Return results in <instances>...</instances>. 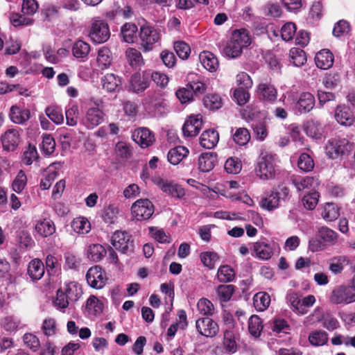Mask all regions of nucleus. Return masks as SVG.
<instances>
[{
	"label": "nucleus",
	"instance_id": "obj_1",
	"mask_svg": "<svg viewBox=\"0 0 355 355\" xmlns=\"http://www.w3.org/2000/svg\"><path fill=\"white\" fill-rule=\"evenodd\" d=\"M251 43L249 33L246 29L235 30L233 31L231 40L223 48V54L230 58H235L241 55L243 49Z\"/></svg>",
	"mask_w": 355,
	"mask_h": 355
},
{
	"label": "nucleus",
	"instance_id": "obj_2",
	"mask_svg": "<svg viewBox=\"0 0 355 355\" xmlns=\"http://www.w3.org/2000/svg\"><path fill=\"white\" fill-rule=\"evenodd\" d=\"M139 36L140 45L144 52L153 49L155 44L161 40L160 31L154 26L145 24L140 26Z\"/></svg>",
	"mask_w": 355,
	"mask_h": 355
},
{
	"label": "nucleus",
	"instance_id": "obj_3",
	"mask_svg": "<svg viewBox=\"0 0 355 355\" xmlns=\"http://www.w3.org/2000/svg\"><path fill=\"white\" fill-rule=\"evenodd\" d=\"M290 190L284 185H279L273 189L270 195L263 198L261 200V207L268 211L277 209L282 201L286 202L290 199Z\"/></svg>",
	"mask_w": 355,
	"mask_h": 355
},
{
	"label": "nucleus",
	"instance_id": "obj_4",
	"mask_svg": "<svg viewBox=\"0 0 355 355\" xmlns=\"http://www.w3.org/2000/svg\"><path fill=\"white\" fill-rule=\"evenodd\" d=\"M111 243L116 250L123 254L129 255L134 252V240L126 231H116L111 238Z\"/></svg>",
	"mask_w": 355,
	"mask_h": 355
},
{
	"label": "nucleus",
	"instance_id": "obj_5",
	"mask_svg": "<svg viewBox=\"0 0 355 355\" xmlns=\"http://www.w3.org/2000/svg\"><path fill=\"white\" fill-rule=\"evenodd\" d=\"M257 175L261 180H272L276 174L275 157L269 154L260 158L255 168Z\"/></svg>",
	"mask_w": 355,
	"mask_h": 355
},
{
	"label": "nucleus",
	"instance_id": "obj_6",
	"mask_svg": "<svg viewBox=\"0 0 355 355\" xmlns=\"http://www.w3.org/2000/svg\"><path fill=\"white\" fill-rule=\"evenodd\" d=\"M352 148V144L345 139H331L326 146L327 154L331 159L347 155Z\"/></svg>",
	"mask_w": 355,
	"mask_h": 355
},
{
	"label": "nucleus",
	"instance_id": "obj_7",
	"mask_svg": "<svg viewBox=\"0 0 355 355\" xmlns=\"http://www.w3.org/2000/svg\"><path fill=\"white\" fill-rule=\"evenodd\" d=\"M92 41L96 44L107 42L110 37V28L104 20H94L92 21L89 33Z\"/></svg>",
	"mask_w": 355,
	"mask_h": 355
},
{
	"label": "nucleus",
	"instance_id": "obj_8",
	"mask_svg": "<svg viewBox=\"0 0 355 355\" xmlns=\"http://www.w3.org/2000/svg\"><path fill=\"white\" fill-rule=\"evenodd\" d=\"M154 211L153 204L147 198L137 200L131 207L132 215L137 220L149 219L153 214Z\"/></svg>",
	"mask_w": 355,
	"mask_h": 355
},
{
	"label": "nucleus",
	"instance_id": "obj_9",
	"mask_svg": "<svg viewBox=\"0 0 355 355\" xmlns=\"http://www.w3.org/2000/svg\"><path fill=\"white\" fill-rule=\"evenodd\" d=\"M153 181L163 192L173 198H181L185 195L184 188L174 181L159 176L155 177Z\"/></svg>",
	"mask_w": 355,
	"mask_h": 355
},
{
	"label": "nucleus",
	"instance_id": "obj_10",
	"mask_svg": "<svg viewBox=\"0 0 355 355\" xmlns=\"http://www.w3.org/2000/svg\"><path fill=\"white\" fill-rule=\"evenodd\" d=\"M330 301L335 304L354 302H355L354 289L350 286H338L333 290L330 297Z\"/></svg>",
	"mask_w": 355,
	"mask_h": 355
},
{
	"label": "nucleus",
	"instance_id": "obj_11",
	"mask_svg": "<svg viewBox=\"0 0 355 355\" xmlns=\"http://www.w3.org/2000/svg\"><path fill=\"white\" fill-rule=\"evenodd\" d=\"M196 327L200 334L207 338L215 337L219 331L217 322L209 317L198 318L196 322Z\"/></svg>",
	"mask_w": 355,
	"mask_h": 355
},
{
	"label": "nucleus",
	"instance_id": "obj_12",
	"mask_svg": "<svg viewBox=\"0 0 355 355\" xmlns=\"http://www.w3.org/2000/svg\"><path fill=\"white\" fill-rule=\"evenodd\" d=\"M86 279L88 284L96 289L102 288L107 280L105 272L102 270L99 266L91 267L87 270Z\"/></svg>",
	"mask_w": 355,
	"mask_h": 355
},
{
	"label": "nucleus",
	"instance_id": "obj_13",
	"mask_svg": "<svg viewBox=\"0 0 355 355\" xmlns=\"http://www.w3.org/2000/svg\"><path fill=\"white\" fill-rule=\"evenodd\" d=\"M132 138L142 148L152 146L155 141L154 133L145 127L135 129L132 133Z\"/></svg>",
	"mask_w": 355,
	"mask_h": 355
},
{
	"label": "nucleus",
	"instance_id": "obj_14",
	"mask_svg": "<svg viewBox=\"0 0 355 355\" xmlns=\"http://www.w3.org/2000/svg\"><path fill=\"white\" fill-rule=\"evenodd\" d=\"M19 128L8 129L1 135V145L3 150L12 152L16 150L20 142Z\"/></svg>",
	"mask_w": 355,
	"mask_h": 355
},
{
	"label": "nucleus",
	"instance_id": "obj_15",
	"mask_svg": "<svg viewBox=\"0 0 355 355\" xmlns=\"http://www.w3.org/2000/svg\"><path fill=\"white\" fill-rule=\"evenodd\" d=\"M202 119L200 114L191 115L182 126L183 135L187 137H196L202 128Z\"/></svg>",
	"mask_w": 355,
	"mask_h": 355
},
{
	"label": "nucleus",
	"instance_id": "obj_16",
	"mask_svg": "<svg viewBox=\"0 0 355 355\" xmlns=\"http://www.w3.org/2000/svg\"><path fill=\"white\" fill-rule=\"evenodd\" d=\"M149 86V71L147 70L135 73L130 78V88L137 94L144 92Z\"/></svg>",
	"mask_w": 355,
	"mask_h": 355
},
{
	"label": "nucleus",
	"instance_id": "obj_17",
	"mask_svg": "<svg viewBox=\"0 0 355 355\" xmlns=\"http://www.w3.org/2000/svg\"><path fill=\"white\" fill-rule=\"evenodd\" d=\"M315 105L314 96L310 92H302L295 104V109L300 114H306L314 108Z\"/></svg>",
	"mask_w": 355,
	"mask_h": 355
},
{
	"label": "nucleus",
	"instance_id": "obj_18",
	"mask_svg": "<svg viewBox=\"0 0 355 355\" xmlns=\"http://www.w3.org/2000/svg\"><path fill=\"white\" fill-rule=\"evenodd\" d=\"M104 114L98 107L88 109L85 117L83 119V124L88 129H92L103 121Z\"/></svg>",
	"mask_w": 355,
	"mask_h": 355
},
{
	"label": "nucleus",
	"instance_id": "obj_19",
	"mask_svg": "<svg viewBox=\"0 0 355 355\" xmlns=\"http://www.w3.org/2000/svg\"><path fill=\"white\" fill-rule=\"evenodd\" d=\"M336 121L342 125L350 126L354 121V114L348 106L338 105L335 112Z\"/></svg>",
	"mask_w": 355,
	"mask_h": 355
},
{
	"label": "nucleus",
	"instance_id": "obj_20",
	"mask_svg": "<svg viewBox=\"0 0 355 355\" xmlns=\"http://www.w3.org/2000/svg\"><path fill=\"white\" fill-rule=\"evenodd\" d=\"M257 96L259 100L273 103L277 97L276 88L269 83H260L257 87Z\"/></svg>",
	"mask_w": 355,
	"mask_h": 355
},
{
	"label": "nucleus",
	"instance_id": "obj_21",
	"mask_svg": "<svg viewBox=\"0 0 355 355\" xmlns=\"http://www.w3.org/2000/svg\"><path fill=\"white\" fill-rule=\"evenodd\" d=\"M334 62V56L329 49H324L318 52L315 56L317 67L321 69H329Z\"/></svg>",
	"mask_w": 355,
	"mask_h": 355
},
{
	"label": "nucleus",
	"instance_id": "obj_22",
	"mask_svg": "<svg viewBox=\"0 0 355 355\" xmlns=\"http://www.w3.org/2000/svg\"><path fill=\"white\" fill-rule=\"evenodd\" d=\"M9 116L10 120L16 124H24L31 118L30 110L21 108L18 105L10 107Z\"/></svg>",
	"mask_w": 355,
	"mask_h": 355
},
{
	"label": "nucleus",
	"instance_id": "obj_23",
	"mask_svg": "<svg viewBox=\"0 0 355 355\" xmlns=\"http://www.w3.org/2000/svg\"><path fill=\"white\" fill-rule=\"evenodd\" d=\"M216 162V153H202L198 158V168L202 172H209L214 168Z\"/></svg>",
	"mask_w": 355,
	"mask_h": 355
},
{
	"label": "nucleus",
	"instance_id": "obj_24",
	"mask_svg": "<svg viewBox=\"0 0 355 355\" xmlns=\"http://www.w3.org/2000/svg\"><path fill=\"white\" fill-rule=\"evenodd\" d=\"M218 141L219 134L214 129L205 130L200 137L201 146L207 149H211L215 147Z\"/></svg>",
	"mask_w": 355,
	"mask_h": 355
},
{
	"label": "nucleus",
	"instance_id": "obj_25",
	"mask_svg": "<svg viewBox=\"0 0 355 355\" xmlns=\"http://www.w3.org/2000/svg\"><path fill=\"white\" fill-rule=\"evenodd\" d=\"M252 251L254 252L257 258L262 260H268L273 254L272 247L263 241H258L254 243Z\"/></svg>",
	"mask_w": 355,
	"mask_h": 355
},
{
	"label": "nucleus",
	"instance_id": "obj_26",
	"mask_svg": "<svg viewBox=\"0 0 355 355\" xmlns=\"http://www.w3.org/2000/svg\"><path fill=\"white\" fill-rule=\"evenodd\" d=\"M27 273L33 281L40 279L44 275V266L39 259H35L28 265Z\"/></svg>",
	"mask_w": 355,
	"mask_h": 355
},
{
	"label": "nucleus",
	"instance_id": "obj_27",
	"mask_svg": "<svg viewBox=\"0 0 355 355\" xmlns=\"http://www.w3.org/2000/svg\"><path fill=\"white\" fill-rule=\"evenodd\" d=\"M35 231L42 237H48L55 232V225L54 223L49 219L44 218L37 220L35 227Z\"/></svg>",
	"mask_w": 355,
	"mask_h": 355
},
{
	"label": "nucleus",
	"instance_id": "obj_28",
	"mask_svg": "<svg viewBox=\"0 0 355 355\" xmlns=\"http://www.w3.org/2000/svg\"><path fill=\"white\" fill-rule=\"evenodd\" d=\"M113 58L110 49L106 46L100 48L98 51L97 64L101 70L108 69L112 63Z\"/></svg>",
	"mask_w": 355,
	"mask_h": 355
},
{
	"label": "nucleus",
	"instance_id": "obj_29",
	"mask_svg": "<svg viewBox=\"0 0 355 355\" xmlns=\"http://www.w3.org/2000/svg\"><path fill=\"white\" fill-rule=\"evenodd\" d=\"M199 60L202 65L209 71H216L218 68L217 58L210 51H203L199 55Z\"/></svg>",
	"mask_w": 355,
	"mask_h": 355
},
{
	"label": "nucleus",
	"instance_id": "obj_30",
	"mask_svg": "<svg viewBox=\"0 0 355 355\" xmlns=\"http://www.w3.org/2000/svg\"><path fill=\"white\" fill-rule=\"evenodd\" d=\"M137 31L138 28L135 24L126 22L121 27L120 35L123 42L131 44L137 40Z\"/></svg>",
	"mask_w": 355,
	"mask_h": 355
},
{
	"label": "nucleus",
	"instance_id": "obj_31",
	"mask_svg": "<svg viewBox=\"0 0 355 355\" xmlns=\"http://www.w3.org/2000/svg\"><path fill=\"white\" fill-rule=\"evenodd\" d=\"M101 83L104 89L109 92H114L119 90L121 81L118 76L110 73L102 78Z\"/></svg>",
	"mask_w": 355,
	"mask_h": 355
},
{
	"label": "nucleus",
	"instance_id": "obj_32",
	"mask_svg": "<svg viewBox=\"0 0 355 355\" xmlns=\"http://www.w3.org/2000/svg\"><path fill=\"white\" fill-rule=\"evenodd\" d=\"M189 150L182 146H178L171 148L167 155L168 161L173 165L178 164L185 157L189 155Z\"/></svg>",
	"mask_w": 355,
	"mask_h": 355
},
{
	"label": "nucleus",
	"instance_id": "obj_33",
	"mask_svg": "<svg viewBox=\"0 0 355 355\" xmlns=\"http://www.w3.org/2000/svg\"><path fill=\"white\" fill-rule=\"evenodd\" d=\"M62 288L71 302L78 301L83 293L81 285L76 282H70L64 284V286Z\"/></svg>",
	"mask_w": 355,
	"mask_h": 355
},
{
	"label": "nucleus",
	"instance_id": "obj_34",
	"mask_svg": "<svg viewBox=\"0 0 355 355\" xmlns=\"http://www.w3.org/2000/svg\"><path fill=\"white\" fill-rule=\"evenodd\" d=\"M291 180L297 191H303L313 187L315 179L311 176L292 175Z\"/></svg>",
	"mask_w": 355,
	"mask_h": 355
},
{
	"label": "nucleus",
	"instance_id": "obj_35",
	"mask_svg": "<svg viewBox=\"0 0 355 355\" xmlns=\"http://www.w3.org/2000/svg\"><path fill=\"white\" fill-rule=\"evenodd\" d=\"M106 252L104 246L98 243L89 245L87 250L88 259L94 262L101 261L105 256Z\"/></svg>",
	"mask_w": 355,
	"mask_h": 355
},
{
	"label": "nucleus",
	"instance_id": "obj_36",
	"mask_svg": "<svg viewBox=\"0 0 355 355\" xmlns=\"http://www.w3.org/2000/svg\"><path fill=\"white\" fill-rule=\"evenodd\" d=\"M290 62L295 67H302L306 60V55L304 50L300 48L293 47L289 51Z\"/></svg>",
	"mask_w": 355,
	"mask_h": 355
},
{
	"label": "nucleus",
	"instance_id": "obj_37",
	"mask_svg": "<svg viewBox=\"0 0 355 355\" xmlns=\"http://www.w3.org/2000/svg\"><path fill=\"white\" fill-rule=\"evenodd\" d=\"M90 51V45L83 41H76L72 46V54L76 58H86Z\"/></svg>",
	"mask_w": 355,
	"mask_h": 355
},
{
	"label": "nucleus",
	"instance_id": "obj_38",
	"mask_svg": "<svg viewBox=\"0 0 355 355\" xmlns=\"http://www.w3.org/2000/svg\"><path fill=\"white\" fill-rule=\"evenodd\" d=\"M263 321L257 315H252L248 320V330L253 337L259 338L263 330Z\"/></svg>",
	"mask_w": 355,
	"mask_h": 355
},
{
	"label": "nucleus",
	"instance_id": "obj_39",
	"mask_svg": "<svg viewBox=\"0 0 355 355\" xmlns=\"http://www.w3.org/2000/svg\"><path fill=\"white\" fill-rule=\"evenodd\" d=\"M317 236L324 242L334 245L338 239V234L331 229L322 226L318 228Z\"/></svg>",
	"mask_w": 355,
	"mask_h": 355
},
{
	"label": "nucleus",
	"instance_id": "obj_40",
	"mask_svg": "<svg viewBox=\"0 0 355 355\" xmlns=\"http://www.w3.org/2000/svg\"><path fill=\"white\" fill-rule=\"evenodd\" d=\"M253 304L255 309L259 311L266 310L270 304V297L266 292H259L254 295Z\"/></svg>",
	"mask_w": 355,
	"mask_h": 355
},
{
	"label": "nucleus",
	"instance_id": "obj_41",
	"mask_svg": "<svg viewBox=\"0 0 355 355\" xmlns=\"http://www.w3.org/2000/svg\"><path fill=\"white\" fill-rule=\"evenodd\" d=\"M321 215L326 221H334L340 216L339 208L334 203L327 202L324 206Z\"/></svg>",
	"mask_w": 355,
	"mask_h": 355
},
{
	"label": "nucleus",
	"instance_id": "obj_42",
	"mask_svg": "<svg viewBox=\"0 0 355 355\" xmlns=\"http://www.w3.org/2000/svg\"><path fill=\"white\" fill-rule=\"evenodd\" d=\"M235 272L229 265L220 266L217 271V278L220 282L227 283L234 279Z\"/></svg>",
	"mask_w": 355,
	"mask_h": 355
},
{
	"label": "nucleus",
	"instance_id": "obj_43",
	"mask_svg": "<svg viewBox=\"0 0 355 355\" xmlns=\"http://www.w3.org/2000/svg\"><path fill=\"white\" fill-rule=\"evenodd\" d=\"M205 107L210 110H216L223 105L221 97L217 94H209L203 98Z\"/></svg>",
	"mask_w": 355,
	"mask_h": 355
},
{
	"label": "nucleus",
	"instance_id": "obj_44",
	"mask_svg": "<svg viewBox=\"0 0 355 355\" xmlns=\"http://www.w3.org/2000/svg\"><path fill=\"white\" fill-rule=\"evenodd\" d=\"M71 226L73 231L78 234H86L91 230L90 223L84 217L74 218Z\"/></svg>",
	"mask_w": 355,
	"mask_h": 355
},
{
	"label": "nucleus",
	"instance_id": "obj_45",
	"mask_svg": "<svg viewBox=\"0 0 355 355\" xmlns=\"http://www.w3.org/2000/svg\"><path fill=\"white\" fill-rule=\"evenodd\" d=\"M125 55L132 67H139L144 63L141 52L136 49L128 48L125 51Z\"/></svg>",
	"mask_w": 355,
	"mask_h": 355
},
{
	"label": "nucleus",
	"instance_id": "obj_46",
	"mask_svg": "<svg viewBox=\"0 0 355 355\" xmlns=\"http://www.w3.org/2000/svg\"><path fill=\"white\" fill-rule=\"evenodd\" d=\"M85 307L89 313L96 315L103 312V304L96 296L91 295L86 302Z\"/></svg>",
	"mask_w": 355,
	"mask_h": 355
},
{
	"label": "nucleus",
	"instance_id": "obj_47",
	"mask_svg": "<svg viewBox=\"0 0 355 355\" xmlns=\"http://www.w3.org/2000/svg\"><path fill=\"white\" fill-rule=\"evenodd\" d=\"M46 116L55 123L61 124L64 121L62 109L56 105L49 106L45 110Z\"/></svg>",
	"mask_w": 355,
	"mask_h": 355
},
{
	"label": "nucleus",
	"instance_id": "obj_48",
	"mask_svg": "<svg viewBox=\"0 0 355 355\" xmlns=\"http://www.w3.org/2000/svg\"><path fill=\"white\" fill-rule=\"evenodd\" d=\"M328 340V334L322 330H316L311 333L309 336V343L314 346H322L327 343Z\"/></svg>",
	"mask_w": 355,
	"mask_h": 355
},
{
	"label": "nucleus",
	"instance_id": "obj_49",
	"mask_svg": "<svg viewBox=\"0 0 355 355\" xmlns=\"http://www.w3.org/2000/svg\"><path fill=\"white\" fill-rule=\"evenodd\" d=\"M223 345L226 352L234 354L237 350V345L232 331L225 330L224 331Z\"/></svg>",
	"mask_w": 355,
	"mask_h": 355
},
{
	"label": "nucleus",
	"instance_id": "obj_50",
	"mask_svg": "<svg viewBox=\"0 0 355 355\" xmlns=\"http://www.w3.org/2000/svg\"><path fill=\"white\" fill-rule=\"evenodd\" d=\"M235 291V286L232 284H221L217 287L216 292L221 302H228Z\"/></svg>",
	"mask_w": 355,
	"mask_h": 355
},
{
	"label": "nucleus",
	"instance_id": "obj_51",
	"mask_svg": "<svg viewBox=\"0 0 355 355\" xmlns=\"http://www.w3.org/2000/svg\"><path fill=\"white\" fill-rule=\"evenodd\" d=\"M232 137L234 142L239 146H244L250 140V134L245 128H237Z\"/></svg>",
	"mask_w": 355,
	"mask_h": 355
},
{
	"label": "nucleus",
	"instance_id": "obj_52",
	"mask_svg": "<svg viewBox=\"0 0 355 355\" xmlns=\"http://www.w3.org/2000/svg\"><path fill=\"white\" fill-rule=\"evenodd\" d=\"M79 116V110L77 105H69L65 110L67 124L69 126H75L77 124Z\"/></svg>",
	"mask_w": 355,
	"mask_h": 355
},
{
	"label": "nucleus",
	"instance_id": "obj_53",
	"mask_svg": "<svg viewBox=\"0 0 355 355\" xmlns=\"http://www.w3.org/2000/svg\"><path fill=\"white\" fill-rule=\"evenodd\" d=\"M149 71V79L150 81L153 80L157 86L164 88L167 86L169 78L163 73L159 71H153L151 69H147Z\"/></svg>",
	"mask_w": 355,
	"mask_h": 355
},
{
	"label": "nucleus",
	"instance_id": "obj_54",
	"mask_svg": "<svg viewBox=\"0 0 355 355\" xmlns=\"http://www.w3.org/2000/svg\"><path fill=\"white\" fill-rule=\"evenodd\" d=\"M224 168L230 174H238L241 171L242 163L238 157H232L226 160Z\"/></svg>",
	"mask_w": 355,
	"mask_h": 355
},
{
	"label": "nucleus",
	"instance_id": "obj_55",
	"mask_svg": "<svg viewBox=\"0 0 355 355\" xmlns=\"http://www.w3.org/2000/svg\"><path fill=\"white\" fill-rule=\"evenodd\" d=\"M298 168L304 171H311L314 168V162L312 157L307 153H302L297 161Z\"/></svg>",
	"mask_w": 355,
	"mask_h": 355
},
{
	"label": "nucleus",
	"instance_id": "obj_56",
	"mask_svg": "<svg viewBox=\"0 0 355 355\" xmlns=\"http://www.w3.org/2000/svg\"><path fill=\"white\" fill-rule=\"evenodd\" d=\"M173 48L178 56L182 60L187 59L191 53L189 45L184 41L175 42Z\"/></svg>",
	"mask_w": 355,
	"mask_h": 355
},
{
	"label": "nucleus",
	"instance_id": "obj_57",
	"mask_svg": "<svg viewBox=\"0 0 355 355\" xmlns=\"http://www.w3.org/2000/svg\"><path fill=\"white\" fill-rule=\"evenodd\" d=\"M320 194L317 191L309 193L302 199L304 207L308 210H313L318 202Z\"/></svg>",
	"mask_w": 355,
	"mask_h": 355
},
{
	"label": "nucleus",
	"instance_id": "obj_58",
	"mask_svg": "<svg viewBox=\"0 0 355 355\" xmlns=\"http://www.w3.org/2000/svg\"><path fill=\"white\" fill-rule=\"evenodd\" d=\"M286 300L291 305L293 311H297L302 315L305 314V311L303 310L301 306V300L297 293L294 291L289 292L286 295Z\"/></svg>",
	"mask_w": 355,
	"mask_h": 355
},
{
	"label": "nucleus",
	"instance_id": "obj_59",
	"mask_svg": "<svg viewBox=\"0 0 355 355\" xmlns=\"http://www.w3.org/2000/svg\"><path fill=\"white\" fill-rule=\"evenodd\" d=\"M39 158V155L34 145L28 144L27 148L23 153L22 162L24 164L31 165L34 160Z\"/></svg>",
	"mask_w": 355,
	"mask_h": 355
},
{
	"label": "nucleus",
	"instance_id": "obj_60",
	"mask_svg": "<svg viewBox=\"0 0 355 355\" xmlns=\"http://www.w3.org/2000/svg\"><path fill=\"white\" fill-rule=\"evenodd\" d=\"M64 266L69 269L78 270L80 266L81 259L75 254L67 252L64 254Z\"/></svg>",
	"mask_w": 355,
	"mask_h": 355
},
{
	"label": "nucleus",
	"instance_id": "obj_61",
	"mask_svg": "<svg viewBox=\"0 0 355 355\" xmlns=\"http://www.w3.org/2000/svg\"><path fill=\"white\" fill-rule=\"evenodd\" d=\"M119 214V209L114 205H110L107 206L103 212V218L105 223L114 224L116 219Z\"/></svg>",
	"mask_w": 355,
	"mask_h": 355
},
{
	"label": "nucleus",
	"instance_id": "obj_62",
	"mask_svg": "<svg viewBox=\"0 0 355 355\" xmlns=\"http://www.w3.org/2000/svg\"><path fill=\"white\" fill-rule=\"evenodd\" d=\"M297 31L296 25L293 22L286 23L281 29L282 38L286 42L293 39Z\"/></svg>",
	"mask_w": 355,
	"mask_h": 355
},
{
	"label": "nucleus",
	"instance_id": "obj_63",
	"mask_svg": "<svg viewBox=\"0 0 355 355\" xmlns=\"http://www.w3.org/2000/svg\"><path fill=\"white\" fill-rule=\"evenodd\" d=\"M26 183V175L23 170H20L12 182V187L15 192L21 193L25 188Z\"/></svg>",
	"mask_w": 355,
	"mask_h": 355
},
{
	"label": "nucleus",
	"instance_id": "obj_64",
	"mask_svg": "<svg viewBox=\"0 0 355 355\" xmlns=\"http://www.w3.org/2000/svg\"><path fill=\"white\" fill-rule=\"evenodd\" d=\"M197 308L199 312L205 315H211L214 312V304L207 298H201L197 304Z\"/></svg>",
	"mask_w": 355,
	"mask_h": 355
}]
</instances>
